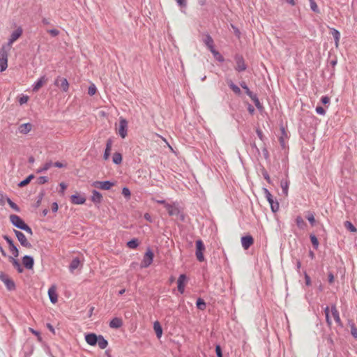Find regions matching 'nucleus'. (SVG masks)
<instances>
[{"label": "nucleus", "instance_id": "nucleus-41", "mask_svg": "<svg viewBox=\"0 0 357 357\" xmlns=\"http://www.w3.org/2000/svg\"><path fill=\"white\" fill-rule=\"evenodd\" d=\"M196 306L200 310H204L206 307V303L202 298H197L196 301Z\"/></svg>", "mask_w": 357, "mask_h": 357}, {"label": "nucleus", "instance_id": "nucleus-6", "mask_svg": "<svg viewBox=\"0 0 357 357\" xmlns=\"http://www.w3.org/2000/svg\"><path fill=\"white\" fill-rule=\"evenodd\" d=\"M11 224L19 229H22L26 223L18 215L12 214L10 215Z\"/></svg>", "mask_w": 357, "mask_h": 357}, {"label": "nucleus", "instance_id": "nucleus-32", "mask_svg": "<svg viewBox=\"0 0 357 357\" xmlns=\"http://www.w3.org/2000/svg\"><path fill=\"white\" fill-rule=\"evenodd\" d=\"M80 264V261L79 258L76 257L73 259L71 261L70 265H69V270L70 272H73L75 269L78 268V266Z\"/></svg>", "mask_w": 357, "mask_h": 357}, {"label": "nucleus", "instance_id": "nucleus-9", "mask_svg": "<svg viewBox=\"0 0 357 357\" xmlns=\"http://www.w3.org/2000/svg\"><path fill=\"white\" fill-rule=\"evenodd\" d=\"M54 84L55 86L60 87L63 92H67L69 89V83L66 78L58 77Z\"/></svg>", "mask_w": 357, "mask_h": 357}, {"label": "nucleus", "instance_id": "nucleus-58", "mask_svg": "<svg viewBox=\"0 0 357 357\" xmlns=\"http://www.w3.org/2000/svg\"><path fill=\"white\" fill-rule=\"evenodd\" d=\"M47 32L52 36V37H56L59 34V31L58 29H49L47 30Z\"/></svg>", "mask_w": 357, "mask_h": 357}, {"label": "nucleus", "instance_id": "nucleus-39", "mask_svg": "<svg viewBox=\"0 0 357 357\" xmlns=\"http://www.w3.org/2000/svg\"><path fill=\"white\" fill-rule=\"evenodd\" d=\"M33 178H34V175L33 174L29 175L26 178H24V180H22V181H20L18 183V186L20 187V188L26 186V185H28L31 182V181Z\"/></svg>", "mask_w": 357, "mask_h": 357}, {"label": "nucleus", "instance_id": "nucleus-15", "mask_svg": "<svg viewBox=\"0 0 357 357\" xmlns=\"http://www.w3.org/2000/svg\"><path fill=\"white\" fill-rule=\"evenodd\" d=\"M22 264L25 268L31 270L34 266V259L31 255H24L22 257Z\"/></svg>", "mask_w": 357, "mask_h": 357}, {"label": "nucleus", "instance_id": "nucleus-59", "mask_svg": "<svg viewBox=\"0 0 357 357\" xmlns=\"http://www.w3.org/2000/svg\"><path fill=\"white\" fill-rule=\"evenodd\" d=\"M256 107L259 110L261 111L263 109V105L261 104L259 98H257L255 100L253 101Z\"/></svg>", "mask_w": 357, "mask_h": 357}, {"label": "nucleus", "instance_id": "nucleus-47", "mask_svg": "<svg viewBox=\"0 0 357 357\" xmlns=\"http://www.w3.org/2000/svg\"><path fill=\"white\" fill-rule=\"evenodd\" d=\"M261 174H262V176L264 177V178L269 183V184H272V180L268 173V172L264 169L263 168L261 169Z\"/></svg>", "mask_w": 357, "mask_h": 357}, {"label": "nucleus", "instance_id": "nucleus-5", "mask_svg": "<svg viewBox=\"0 0 357 357\" xmlns=\"http://www.w3.org/2000/svg\"><path fill=\"white\" fill-rule=\"evenodd\" d=\"M0 280L4 283L8 290L13 291L15 289V284L14 281L3 272L0 273Z\"/></svg>", "mask_w": 357, "mask_h": 357}, {"label": "nucleus", "instance_id": "nucleus-10", "mask_svg": "<svg viewBox=\"0 0 357 357\" xmlns=\"http://www.w3.org/2000/svg\"><path fill=\"white\" fill-rule=\"evenodd\" d=\"M235 61L236 63V66L235 67V70L238 72H243L246 70L247 66L245 63V61L243 57L241 55L236 54L234 57Z\"/></svg>", "mask_w": 357, "mask_h": 357}, {"label": "nucleus", "instance_id": "nucleus-52", "mask_svg": "<svg viewBox=\"0 0 357 357\" xmlns=\"http://www.w3.org/2000/svg\"><path fill=\"white\" fill-rule=\"evenodd\" d=\"M48 177L45 176H42L38 178L37 183L40 185L45 184L48 182Z\"/></svg>", "mask_w": 357, "mask_h": 357}, {"label": "nucleus", "instance_id": "nucleus-4", "mask_svg": "<svg viewBox=\"0 0 357 357\" xmlns=\"http://www.w3.org/2000/svg\"><path fill=\"white\" fill-rule=\"evenodd\" d=\"M3 238L6 241L8 245L9 250L13 256L18 257L20 255L19 249L14 243V241L11 237L8 235H3Z\"/></svg>", "mask_w": 357, "mask_h": 357}, {"label": "nucleus", "instance_id": "nucleus-24", "mask_svg": "<svg viewBox=\"0 0 357 357\" xmlns=\"http://www.w3.org/2000/svg\"><path fill=\"white\" fill-rule=\"evenodd\" d=\"M203 42L209 50L215 47L213 39L208 33L205 35Z\"/></svg>", "mask_w": 357, "mask_h": 357}, {"label": "nucleus", "instance_id": "nucleus-1", "mask_svg": "<svg viewBox=\"0 0 357 357\" xmlns=\"http://www.w3.org/2000/svg\"><path fill=\"white\" fill-rule=\"evenodd\" d=\"M264 196L271 206V209L273 213H276L279 210V203L277 200H274L273 195L266 188H263Z\"/></svg>", "mask_w": 357, "mask_h": 357}, {"label": "nucleus", "instance_id": "nucleus-20", "mask_svg": "<svg viewBox=\"0 0 357 357\" xmlns=\"http://www.w3.org/2000/svg\"><path fill=\"white\" fill-rule=\"evenodd\" d=\"M70 201L74 204H83L85 203L86 199L79 194H74L71 195Z\"/></svg>", "mask_w": 357, "mask_h": 357}, {"label": "nucleus", "instance_id": "nucleus-62", "mask_svg": "<svg viewBox=\"0 0 357 357\" xmlns=\"http://www.w3.org/2000/svg\"><path fill=\"white\" fill-rule=\"evenodd\" d=\"M247 95L251 98L252 101L255 100L258 98L257 95L253 93L252 91H249V93H247Z\"/></svg>", "mask_w": 357, "mask_h": 357}, {"label": "nucleus", "instance_id": "nucleus-42", "mask_svg": "<svg viewBox=\"0 0 357 357\" xmlns=\"http://www.w3.org/2000/svg\"><path fill=\"white\" fill-rule=\"evenodd\" d=\"M52 165L53 163L51 161L47 162L43 167L37 169L36 173L40 174L48 170Z\"/></svg>", "mask_w": 357, "mask_h": 357}, {"label": "nucleus", "instance_id": "nucleus-23", "mask_svg": "<svg viewBox=\"0 0 357 357\" xmlns=\"http://www.w3.org/2000/svg\"><path fill=\"white\" fill-rule=\"evenodd\" d=\"M47 293H48L49 298H50L51 303L53 304L56 303L58 301V295L55 290V287L54 286L51 287L48 289Z\"/></svg>", "mask_w": 357, "mask_h": 357}, {"label": "nucleus", "instance_id": "nucleus-17", "mask_svg": "<svg viewBox=\"0 0 357 357\" xmlns=\"http://www.w3.org/2000/svg\"><path fill=\"white\" fill-rule=\"evenodd\" d=\"M241 241L245 250H248L254 243L253 237L250 234L242 236Z\"/></svg>", "mask_w": 357, "mask_h": 357}, {"label": "nucleus", "instance_id": "nucleus-7", "mask_svg": "<svg viewBox=\"0 0 357 357\" xmlns=\"http://www.w3.org/2000/svg\"><path fill=\"white\" fill-rule=\"evenodd\" d=\"M114 182L110 181H94L92 184L95 188L104 190H109L112 186L114 185Z\"/></svg>", "mask_w": 357, "mask_h": 357}, {"label": "nucleus", "instance_id": "nucleus-57", "mask_svg": "<svg viewBox=\"0 0 357 357\" xmlns=\"http://www.w3.org/2000/svg\"><path fill=\"white\" fill-rule=\"evenodd\" d=\"M321 102L324 105H328L330 103V98L328 96H324L321 98Z\"/></svg>", "mask_w": 357, "mask_h": 357}, {"label": "nucleus", "instance_id": "nucleus-35", "mask_svg": "<svg viewBox=\"0 0 357 357\" xmlns=\"http://www.w3.org/2000/svg\"><path fill=\"white\" fill-rule=\"evenodd\" d=\"M210 52L213 54V56L218 61L222 63L225 61L223 56L217 51L215 47L211 49Z\"/></svg>", "mask_w": 357, "mask_h": 357}, {"label": "nucleus", "instance_id": "nucleus-40", "mask_svg": "<svg viewBox=\"0 0 357 357\" xmlns=\"http://www.w3.org/2000/svg\"><path fill=\"white\" fill-rule=\"evenodd\" d=\"M112 161L115 165H119L122 162V155L119 152H116L113 154Z\"/></svg>", "mask_w": 357, "mask_h": 357}, {"label": "nucleus", "instance_id": "nucleus-50", "mask_svg": "<svg viewBox=\"0 0 357 357\" xmlns=\"http://www.w3.org/2000/svg\"><path fill=\"white\" fill-rule=\"evenodd\" d=\"M97 91V89L95 86V84H92L89 86L88 89V94L90 96H93Z\"/></svg>", "mask_w": 357, "mask_h": 357}, {"label": "nucleus", "instance_id": "nucleus-12", "mask_svg": "<svg viewBox=\"0 0 357 357\" xmlns=\"http://www.w3.org/2000/svg\"><path fill=\"white\" fill-rule=\"evenodd\" d=\"M22 32L23 30L21 26L17 28L12 32L6 45L11 47L12 44L22 36Z\"/></svg>", "mask_w": 357, "mask_h": 357}, {"label": "nucleus", "instance_id": "nucleus-54", "mask_svg": "<svg viewBox=\"0 0 357 357\" xmlns=\"http://www.w3.org/2000/svg\"><path fill=\"white\" fill-rule=\"evenodd\" d=\"M59 186H60V190H59V192L61 195H63L64 192H65V190L67 188V185L65 183L61 182V183H59Z\"/></svg>", "mask_w": 357, "mask_h": 357}, {"label": "nucleus", "instance_id": "nucleus-21", "mask_svg": "<svg viewBox=\"0 0 357 357\" xmlns=\"http://www.w3.org/2000/svg\"><path fill=\"white\" fill-rule=\"evenodd\" d=\"M91 200L95 204H99L102 201V194L98 192L96 190H92V195L91 197Z\"/></svg>", "mask_w": 357, "mask_h": 357}, {"label": "nucleus", "instance_id": "nucleus-36", "mask_svg": "<svg viewBox=\"0 0 357 357\" xmlns=\"http://www.w3.org/2000/svg\"><path fill=\"white\" fill-rule=\"evenodd\" d=\"M281 132H282V135L279 137V142L280 143L281 146L282 148H284V146H285L284 139H287L288 137V136H287V134L284 127L281 128Z\"/></svg>", "mask_w": 357, "mask_h": 357}, {"label": "nucleus", "instance_id": "nucleus-61", "mask_svg": "<svg viewBox=\"0 0 357 357\" xmlns=\"http://www.w3.org/2000/svg\"><path fill=\"white\" fill-rule=\"evenodd\" d=\"M22 230L26 231V233H28L31 235L33 234L31 228L27 224L24 227V228Z\"/></svg>", "mask_w": 357, "mask_h": 357}, {"label": "nucleus", "instance_id": "nucleus-31", "mask_svg": "<svg viewBox=\"0 0 357 357\" xmlns=\"http://www.w3.org/2000/svg\"><path fill=\"white\" fill-rule=\"evenodd\" d=\"M227 84L235 94L238 96H240L241 94V91L240 88L236 84H235L231 80L227 81Z\"/></svg>", "mask_w": 357, "mask_h": 357}, {"label": "nucleus", "instance_id": "nucleus-63", "mask_svg": "<svg viewBox=\"0 0 357 357\" xmlns=\"http://www.w3.org/2000/svg\"><path fill=\"white\" fill-rule=\"evenodd\" d=\"M28 99H29L28 96H24L20 98L19 102L20 105H23L28 101Z\"/></svg>", "mask_w": 357, "mask_h": 357}, {"label": "nucleus", "instance_id": "nucleus-26", "mask_svg": "<svg viewBox=\"0 0 357 357\" xmlns=\"http://www.w3.org/2000/svg\"><path fill=\"white\" fill-rule=\"evenodd\" d=\"M10 47H11L6 44L2 45L0 48V59L8 60V52L10 51Z\"/></svg>", "mask_w": 357, "mask_h": 357}, {"label": "nucleus", "instance_id": "nucleus-14", "mask_svg": "<svg viewBox=\"0 0 357 357\" xmlns=\"http://www.w3.org/2000/svg\"><path fill=\"white\" fill-rule=\"evenodd\" d=\"M186 282L187 276L185 274H181L177 280V288L181 294H183L185 291V285Z\"/></svg>", "mask_w": 357, "mask_h": 357}, {"label": "nucleus", "instance_id": "nucleus-22", "mask_svg": "<svg viewBox=\"0 0 357 357\" xmlns=\"http://www.w3.org/2000/svg\"><path fill=\"white\" fill-rule=\"evenodd\" d=\"M165 208L171 216H177L179 214L180 209L175 206H172L170 204H166Z\"/></svg>", "mask_w": 357, "mask_h": 357}, {"label": "nucleus", "instance_id": "nucleus-46", "mask_svg": "<svg viewBox=\"0 0 357 357\" xmlns=\"http://www.w3.org/2000/svg\"><path fill=\"white\" fill-rule=\"evenodd\" d=\"M344 227L351 232L354 233L357 231L356 228L350 221L344 222Z\"/></svg>", "mask_w": 357, "mask_h": 357}, {"label": "nucleus", "instance_id": "nucleus-11", "mask_svg": "<svg viewBox=\"0 0 357 357\" xmlns=\"http://www.w3.org/2000/svg\"><path fill=\"white\" fill-rule=\"evenodd\" d=\"M119 134L122 138H125L128 134V121L126 119L121 118L119 121Z\"/></svg>", "mask_w": 357, "mask_h": 357}, {"label": "nucleus", "instance_id": "nucleus-8", "mask_svg": "<svg viewBox=\"0 0 357 357\" xmlns=\"http://www.w3.org/2000/svg\"><path fill=\"white\" fill-rule=\"evenodd\" d=\"M13 231L17 240L23 247L28 248H31V244L28 241L27 238L22 231L16 229H14Z\"/></svg>", "mask_w": 357, "mask_h": 357}, {"label": "nucleus", "instance_id": "nucleus-55", "mask_svg": "<svg viewBox=\"0 0 357 357\" xmlns=\"http://www.w3.org/2000/svg\"><path fill=\"white\" fill-rule=\"evenodd\" d=\"M307 220L309 221V222L310 223V225L312 226L314 225V224H315V218H314V216L313 213H310L307 216Z\"/></svg>", "mask_w": 357, "mask_h": 357}, {"label": "nucleus", "instance_id": "nucleus-51", "mask_svg": "<svg viewBox=\"0 0 357 357\" xmlns=\"http://www.w3.org/2000/svg\"><path fill=\"white\" fill-rule=\"evenodd\" d=\"M122 195L126 197L129 199L130 197V190L127 187H123L122 189Z\"/></svg>", "mask_w": 357, "mask_h": 357}, {"label": "nucleus", "instance_id": "nucleus-64", "mask_svg": "<svg viewBox=\"0 0 357 357\" xmlns=\"http://www.w3.org/2000/svg\"><path fill=\"white\" fill-rule=\"evenodd\" d=\"M351 333L354 337L357 338V328L354 326H351Z\"/></svg>", "mask_w": 357, "mask_h": 357}, {"label": "nucleus", "instance_id": "nucleus-27", "mask_svg": "<svg viewBox=\"0 0 357 357\" xmlns=\"http://www.w3.org/2000/svg\"><path fill=\"white\" fill-rule=\"evenodd\" d=\"M112 141L111 139H108L107 140V143H106V147H105V151H104V154H103V158L105 160H107L110 155V152H111V149H112Z\"/></svg>", "mask_w": 357, "mask_h": 357}, {"label": "nucleus", "instance_id": "nucleus-25", "mask_svg": "<svg viewBox=\"0 0 357 357\" xmlns=\"http://www.w3.org/2000/svg\"><path fill=\"white\" fill-rule=\"evenodd\" d=\"M123 325V321L119 317H114L113 318L109 324V326L112 328H119L121 327Z\"/></svg>", "mask_w": 357, "mask_h": 357}, {"label": "nucleus", "instance_id": "nucleus-53", "mask_svg": "<svg viewBox=\"0 0 357 357\" xmlns=\"http://www.w3.org/2000/svg\"><path fill=\"white\" fill-rule=\"evenodd\" d=\"M317 114L324 116L326 114V109L321 106H317L315 109Z\"/></svg>", "mask_w": 357, "mask_h": 357}, {"label": "nucleus", "instance_id": "nucleus-43", "mask_svg": "<svg viewBox=\"0 0 357 357\" xmlns=\"http://www.w3.org/2000/svg\"><path fill=\"white\" fill-rule=\"evenodd\" d=\"M6 199L12 209H13L16 212L20 211V207L15 202H13L9 197H6Z\"/></svg>", "mask_w": 357, "mask_h": 357}, {"label": "nucleus", "instance_id": "nucleus-37", "mask_svg": "<svg viewBox=\"0 0 357 357\" xmlns=\"http://www.w3.org/2000/svg\"><path fill=\"white\" fill-rule=\"evenodd\" d=\"M139 241L137 238H134L127 242V246L130 249H135L139 246Z\"/></svg>", "mask_w": 357, "mask_h": 357}, {"label": "nucleus", "instance_id": "nucleus-3", "mask_svg": "<svg viewBox=\"0 0 357 357\" xmlns=\"http://www.w3.org/2000/svg\"><path fill=\"white\" fill-rule=\"evenodd\" d=\"M153 257L154 254L153 251L150 248H148L141 262V268H148L152 264Z\"/></svg>", "mask_w": 357, "mask_h": 357}, {"label": "nucleus", "instance_id": "nucleus-28", "mask_svg": "<svg viewBox=\"0 0 357 357\" xmlns=\"http://www.w3.org/2000/svg\"><path fill=\"white\" fill-rule=\"evenodd\" d=\"M330 31H331V35L333 36V37L334 38L335 47H337L338 45H339L340 38V33L338 30H337L334 28H331Z\"/></svg>", "mask_w": 357, "mask_h": 357}, {"label": "nucleus", "instance_id": "nucleus-29", "mask_svg": "<svg viewBox=\"0 0 357 357\" xmlns=\"http://www.w3.org/2000/svg\"><path fill=\"white\" fill-rule=\"evenodd\" d=\"M31 124L30 123H23L19 127V132L22 134H27L31 130Z\"/></svg>", "mask_w": 357, "mask_h": 357}, {"label": "nucleus", "instance_id": "nucleus-2", "mask_svg": "<svg viewBox=\"0 0 357 357\" xmlns=\"http://www.w3.org/2000/svg\"><path fill=\"white\" fill-rule=\"evenodd\" d=\"M196 252L195 255L199 261L202 262L205 260V257L204 256V252L205 250V245L203 241L201 239H198L196 241Z\"/></svg>", "mask_w": 357, "mask_h": 357}, {"label": "nucleus", "instance_id": "nucleus-60", "mask_svg": "<svg viewBox=\"0 0 357 357\" xmlns=\"http://www.w3.org/2000/svg\"><path fill=\"white\" fill-rule=\"evenodd\" d=\"M177 4L181 8H186L187 1L186 0H176Z\"/></svg>", "mask_w": 357, "mask_h": 357}, {"label": "nucleus", "instance_id": "nucleus-13", "mask_svg": "<svg viewBox=\"0 0 357 357\" xmlns=\"http://www.w3.org/2000/svg\"><path fill=\"white\" fill-rule=\"evenodd\" d=\"M289 183H290V181H289V179L288 178V172L286 171L285 172V178H282L280 181V187L282 188V193H283V195L284 196H287L288 195V190H289Z\"/></svg>", "mask_w": 357, "mask_h": 357}, {"label": "nucleus", "instance_id": "nucleus-48", "mask_svg": "<svg viewBox=\"0 0 357 357\" xmlns=\"http://www.w3.org/2000/svg\"><path fill=\"white\" fill-rule=\"evenodd\" d=\"M8 67V60L0 59V72H3Z\"/></svg>", "mask_w": 357, "mask_h": 357}, {"label": "nucleus", "instance_id": "nucleus-38", "mask_svg": "<svg viewBox=\"0 0 357 357\" xmlns=\"http://www.w3.org/2000/svg\"><path fill=\"white\" fill-rule=\"evenodd\" d=\"M296 224L298 226V228L301 229H304L307 225L305 222L303 220L301 216L298 215L296 218Z\"/></svg>", "mask_w": 357, "mask_h": 357}, {"label": "nucleus", "instance_id": "nucleus-45", "mask_svg": "<svg viewBox=\"0 0 357 357\" xmlns=\"http://www.w3.org/2000/svg\"><path fill=\"white\" fill-rule=\"evenodd\" d=\"M310 241H311L313 248L315 250H317L319 248V241H318L317 238L316 237V236L314 234H311L310 236Z\"/></svg>", "mask_w": 357, "mask_h": 357}, {"label": "nucleus", "instance_id": "nucleus-34", "mask_svg": "<svg viewBox=\"0 0 357 357\" xmlns=\"http://www.w3.org/2000/svg\"><path fill=\"white\" fill-rule=\"evenodd\" d=\"M97 344L101 349H104L108 346L107 340L101 335H99L98 342H97Z\"/></svg>", "mask_w": 357, "mask_h": 357}, {"label": "nucleus", "instance_id": "nucleus-18", "mask_svg": "<svg viewBox=\"0 0 357 357\" xmlns=\"http://www.w3.org/2000/svg\"><path fill=\"white\" fill-rule=\"evenodd\" d=\"M98 337L99 335H97L93 333L85 335V340L91 346H95L97 344V342H98Z\"/></svg>", "mask_w": 357, "mask_h": 357}, {"label": "nucleus", "instance_id": "nucleus-49", "mask_svg": "<svg viewBox=\"0 0 357 357\" xmlns=\"http://www.w3.org/2000/svg\"><path fill=\"white\" fill-rule=\"evenodd\" d=\"M310 9L315 13H319L320 10L318 8L317 3L314 1L310 3Z\"/></svg>", "mask_w": 357, "mask_h": 357}, {"label": "nucleus", "instance_id": "nucleus-19", "mask_svg": "<svg viewBox=\"0 0 357 357\" xmlns=\"http://www.w3.org/2000/svg\"><path fill=\"white\" fill-rule=\"evenodd\" d=\"M47 81V78L45 75L41 76L32 84V90L36 92Z\"/></svg>", "mask_w": 357, "mask_h": 357}, {"label": "nucleus", "instance_id": "nucleus-30", "mask_svg": "<svg viewBox=\"0 0 357 357\" xmlns=\"http://www.w3.org/2000/svg\"><path fill=\"white\" fill-rule=\"evenodd\" d=\"M331 313L335 321V322L338 324H341V320L339 314V312L336 308V306L335 305H332L331 306Z\"/></svg>", "mask_w": 357, "mask_h": 357}, {"label": "nucleus", "instance_id": "nucleus-56", "mask_svg": "<svg viewBox=\"0 0 357 357\" xmlns=\"http://www.w3.org/2000/svg\"><path fill=\"white\" fill-rule=\"evenodd\" d=\"M215 354L217 357H222V351L220 345L217 344L215 346Z\"/></svg>", "mask_w": 357, "mask_h": 357}, {"label": "nucleus", "instance_id": "nucleus-44", "mask_svg": "<svg viewBox=\"0 0 357 357\" xmlns=\"http://www.w3.org/2000/svg\"><path fill=\"white\" fill-rule=\"evenodd\" d=\"M44 196H45V192H44L43 190V191H40V192L38 193V196H37V200H36V203H35V204H34V206H35L36 208L39 207V206L40 205V204H41V202H42V200H43V199Z\"/></svg>", "mask_w": 357, "mask_h": 357}, {"label": "nucleus", "instance_id": "nucleus-33", "mask_svg": "<svg viewBox=\"0 0 357 357\" xmlns=\"http://www.w3.org/2000/svg\"><path fill=\"white\" fill-rule=\"evenodd\" d=\"M153 328L155 332L156 336L158 338H160L162 334V328L160 324L158 321L154 322Z\"/></svg>", "mask_w": 357, "mask_h": 357}, {"label": "nucleus", "instance_id": "nucleus-16", "mask_svg": "<svg viewBox=\"0 0 357 357\" xmlns=\"http://www.w3.org/2000/svg\"><path fill=\"white\" fill-rule=\"evenodd\" d=\"M17 257H15V256H8V261L12 264L13 267L17 270V271L19 273H22L24 272V268H23L22 266L21 265L20 261L16 259Z\"/></svg>", "mask_w": 357, "mask_h": 357}]
</instances>
